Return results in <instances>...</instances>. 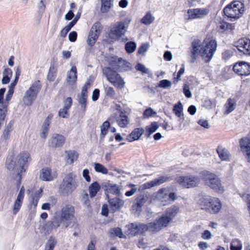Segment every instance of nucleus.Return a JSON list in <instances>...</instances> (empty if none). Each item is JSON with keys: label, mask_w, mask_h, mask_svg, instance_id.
I'll list each match as a JSON object with an SVG mask.
<instances>
[{"label": "nucleus", "mask_w": 250, "mask_h": 250, "mask_svg": "<svg viewBox=\"0 0 250 250\" xmlns=\"http://www.w3.org/2000/svg\"><path fill=\"white\" fill-rule=\"evenodd\" d=\"M108 64L110 67H105L103 73L107 81L115 87L122 89L125 85V82L117 71L124 72L130 69V63L122 58L113 56L110 58Z\"/></svg>", "instance_id": "nucleus-1"}, {"label": "nucleus", "mask_w": 250, "mask_h": 250, "mask_svg": "<svg viewBox=\"0 0 250 250\" xmlns=\"http://www.w3.org/2000/svg\"><path fill=\"white\" fill-rule=\"evenodd\" d=\"M216 41L211 36H206L203 42L196 39L191 42L190 56L191 62H194L198 55L201 56L206 62H209L212 58L217 49Z\"/></svg>", "instance_id": "nucleus-2"}, {"label": "nucleus", "mask_w": 250, "mask_h": 250, "mask_svg": "<svg viewBox=\"0 0 250 250\" xmlns=\"http://www.w3.org/2000/svg\"><path fill=\"white\" fill-rule=\"evenodd\" d=\"M75 214V208L71 205L64 206L60 211H56L51 219L44 225L45 233H50L58 228H67L72 223Z\"/></svg>", "instance_id": "nucleus-3"}, {"label": "nucleus", "mask_w": 250, "mask_h": 250, "mask_svg": "<svg viewBox=\"0 0 250 250\" xmlns=\"http://www.w3.org/2000/svg\"><path fill=\"white\" fill-rule=\"evenodd\" d=\"M199 205L202 209L211 214L218 213L222 208V204L218 198L208 196L201 197Z\"/></svg>", "instance_id": "nucleus-4"}, {"label": "nucleus", "mask_w": 250, "mask_h": 250, "mask_svg": "<svg viewBox=\"0 0 250 250\" xmlns=\"http://www.w3.org/2000/svg\"><path fill=\"white\" fill-rule=\"evenodd\" d=\"M244 11V5L239 0H233L226 5L223 9L224 15L231 20L239 19Z\"/></svg>", "instance_id": "nucleus-5"}, {"label": "nucleus", "mask_w": 250, "mask_h": 250, "mask_svg": "<svg viewBox=\"0 0 250 250\" xmlns=\"http://www.w3.org/2000/svg\"><path fill=\"white\" fill-rule=\"evenodd\" d=\"M200 174L204 183L214 190L220 193L224 191L220 180L215 174L208 171H202Z\"/></svg>", "instance_id": "nucleus-6"}, {"label": "nucleus", "mask_w": 250, "mask_h": 250, "mask_svg": "<svg viewBox=\"0 0 250 250\" xmlns=\"http://www.w3.org/2000/svg\"><path fill=\"white\" fill-rule=\"evenodd\" d=\"M78 183L72 173L67 174L60 186V191L63 194H70L77 188Z\"/></svg>", "instance_id": "nucleus-7"}, {"label": "nucleus", "mask_w": 250, "mask_h": 250, "mask_svg": "<svg viewBox=\"0 0 250 250\" xmlns=\"http://www.w3.org/2000/svg\"><path fill=\"white\" fill-rule=\"evenodd\" d=\"M175 182L184 188H192L199 185L201 178L197 175L189 174L177 177Z\"/></svg>", "instance_id": "nucleus-8"}, {"label": "nucleus", "mask_w": 250, "mask_h": 250, "mask_svg": "<svg viewBox=\"0 0 250 250\" xmlns=\"http://www.w3.org/2000/svg\"><path fill=\"white\" fill-rule=\"evenodd\" d=\"M41 87L42 84L40 81H36L25 92L23 97L24 104L27 105H31L36 99Z\"/></svg>", "instance_id": "nucleus-9"}, {"label": "nucleus", "mask_w": 250, "mask_h": 250, "mask_svg": "<svg viewBox=\"0 0 250 250\" xmlns=\"http://www.w3.org/2000/svg\"><path fill=\"white\" fill-rule=\"evenodd\" d=\"M127 228L129 231V233L133 236L143 234L147 230L152 232V229L151 226H150V223L147 224L140 222L133 223L128 225Z\"/></svg>", "instance_id": "nucleus-10"}, {"label": "nucleus", "mask_w": 250, "mask_h": 250, "mask_svg": "<svg viewBox=\"0 0 250 250\" xmlns=\"http://www.w3.org/2000/svg\"><path fill=\"white\" fill-rule=\"evenodd\" d=\"M126 31V28L125 22L123 21L117 22L111 28L108 35L110 38L118 40L125 35Z\"/></svg>", "instance_id": "nucleus-11"}, {"label": "nucleus", "mask_w": 250, "mask_h": 250, "mask_svg": "<svg viewBox=\"0 0 250 250\" xmlns=\"http://www.w3.org/2000/svg\"><path fill=\"white\" fill-rule=\"evenodd\" d=\"M172 221L165 214H163L160 218L156 220L154 222L150 223V226L152 227V233H156L159 231L164 228L167 227Z\"/></svg>", "instance_id": "nucleus-12"}, {"label": "nucleus", "mask_w": 250, "mask_h": 250, "mask_svg": "<svg viewBox=\"0 0 250 250\" xmlns=\"http://www.w3.org/2000/svg\"><path fill=\"white\" fill-rule=\"evenodd\" d=\"M17 159V164L15 165V168L18 169V167H19L20 169L17 174L19 178L21 179V174L25 171L24 167L30 160V154L28 152H22L18 156Z\"/></svg>", "instance_id": "nucleus-13"}, {"label": "nucleus", "mask_w": 250, "mask_h": 250, "mask_svg": "<svg viewBox=\"0 0 250 250\" xmlns=\"http://www.w3.org/2000/svg\"><path fill=\"white\" fill-rule=\"evenodd\" d=\"M234 46L243 55L250 56V40L247 38H242L235 42Z\"/></svg>", "instance_id": "nucleus-14"}, {"label": "nucleus", "mask_w": 250, "mask_h": 250, "mask_svg": "<svg viewBox=\"0 0 250 250\" xmlns=\"http://www.w3.org/2000/svg\"><path fill=\"white\" fill-rule=\"evenodd\" d=\"M100 23L96 22L91 27L90 30L87 40V44L90 46H93L98 40L100 34Z\"/></svg>", "instance_id": "nucleus-15"}, {"label": "nucleus", "mask_w": 250, "mask_h": 250, "mask_svg": "<svg viewBox=\"0 0 250 250\" xmlns=\"http://www.w3.org/2000/svg\"><path fill=\"white\" fill-rule=\"evenodd\" d=\"M233 71L240 76H248L250 74V63L241 61L235 63L233 67Z\"/></svg>", "instance_id": "nucleus-16"}, {"label": "nucleus", "mask_w": 250, "mask_h": 250, "mask_svg": "<svg viewBox=\"0 0 250 250\" xmlns=\"http://www.w3.org/2000/svg\"><path fill=\"white\" fill-rule=\"evenodd\" d=\"M103 187L105 191L106 196L107 199L109 198V193L118 196H121L122 195V193L121 192V188L116 184H112L109 182H105L103 184Z\"/></svg>", "instance_id": "nucleus-17"}, {"label": "nucleus", "mask_w": 250, "mask_h": 250, "mask_svg": "<svg viewBox=\"0 0 250 250\" xmlns=\"http://www.w3.org/2000/svg\"><path fill=\"white\" fill-rule=\"evenodd\" d=\"M209 13L207 8H196L188 9L187 11L188 19L190 20L200 19L207 16Z\"/></svg>", "instance_id": "nucleus-18"}, {"label": "nucleus", "mask_w": 250, "mask_h": 250, "mask_svg": "<svg viewBox=\"0 0 250 250\" xmlns=\"http://www.w3.org/2000/svg\"><path fill=\"white\" fill-rule=\"evenodd\" d=\"M65 140V138L63 135L55 133L48 140V145L52 148L60 147L63 145Z\"/></svg>", "instance_id": "nucleus-19"}, {"label": "nucleus", "mask_w": 250, "mask_h": 250, "mask_svg": "<svg viewBox=\"0 0 250 250\" xmlns=\"http://www.w3.org/2000/svg\"><path fill=\"white\" fill-rule=\"evenodd\" d=\"M241 150L247 161L250 163V139L243 138L239 141Z\"/></svg>", "instance_id": "nucleus-20"}, {"label": "nucleus", "mask_w": 250, "mask_h": 250, "mask_svg": "<svg viewBox=\"0 0 250 250\" xmlns=\"http://www.w3.org/2000/svg\"><path fill=\"white\" fill-rule=\"evenodd\" d=\"M13 123L10 121L5 126L2 134L0 138V145L6 146L7 140L10 139L11 133L13 130Z\"/></svg>", "instance_id": "nucleus-21"}, {"label": "nucleus", "mask_w": 250, "mask_h": 250, "mask_svg": "<svg viewBox=\"0 0 250 250\" xmlns=\"http://www.w3.org/2000/svg\"><path fill=\"white\" fill-rule=\"evenodd\" d=\"M156 199L163 203L164 205L169 204L168 189L163 188L159 189L155 194Z\"/></svg>", "instance_id": "nucleus-22"}, {"label": "nucleus", "mask_w": 250, "mask_h": 250, "mask_svg": "<svg viewBox=\"0 0 250 250\" xmlns=\"http://www.w3.org/2000/svg\"><path fill=\"white\" fill-rule=\"evenodd\" d=\"M111 210L115 212L119 210L124 206L125 202L118 197L107 199Z\"/></svg>", "instance_id": "nucleus-23"}, {"label": "nucleus", "mask_w": 250, "mask_h": 250, "mask_svg": "<svg viewBox=\"0 0 250 250\" xmlns=\"http://www.w3.org/2000/svg\"><path fill=\"white\" fill-rule=\"evenodd\" d=\"M57 173L56 172H52L50 168H44L42 170L40 177L43 181H50L56 178Z\"/></svg>", "instance_id": "nucleus-24"}, {"label": "nucleus", "mask_w": 250, "mask_h": 250, "mask_svg": "<svg viewBox=\"0 0 250 250\" xmlns=\"http://www.w3.org/2000/svg\"><path fill=\"white\" fill-rule=\"evenodd\" d=\"M167 177L162 176L158 179L146 183L142 185L143 189H148L162 184L167 180Z\"/></svg>", "instance_id": "nucleus-25"}, {"label": "nucleus", "mask_w": 250, "mask_h": 250, "mask_svg": "<svg viewBox=\"0 0 250 250\" xmlns=\"http://www.w3.org/2000/svg\"><path fill=\"white\" fill-rule=\"evenodd\" d=\"M53 115L52 114L49 115L42 125L40 134V136L42 138L45 139L46 138L49 131L50 124Z\"/></svg>", "instance_id": "nucleus-26"}, {"label": "nucleus", "mask_w": 250, "mask_h": 250, "mask_svg": "<svg viewBox=\"0 0 250 250\" xmlns=\"http://www.w3.org/2000/svg\"><path fill=\"white\" fill-rule=\"evenodd\" d=\"M234 29V24L228 23L225 21H222L218 26V31L222 33L227 32H231Z\"/></svg>", "instance_id": "nucleus-27"}, {"label": "nucleus", "mask_w": 250, "mask_h": 250, "mask_svg": "<svg viewBox=\"0 0 250 250\" xmlns=\"http://www.w3.org/2000/svg\"><path fill=\"white\" fill-rule=\"evenodd\" d=\"M217 152L220 158L223 161H229L230 158V155L229 150L222 146H218L217 149Z\"/></svg>", "instance_id": "nucleus-28"}, {"label": "nucleus", "mask_w": 250, "mask_h": 250, "mask_svg": "<svg viewBox=\"0 0 250 250\" xmlns=\"http://www.w3.org/2000/svg\"><path fill=\"white\" fill-rule=\"evenodd\" d=\"M144 132V130L143 128H136L127 137L126 140L130 142L138 140Z\"/></svg>", "instance_id": "nucleus-29"}, {"label": "nucleus", "mask_w": 250, "mask_h": 250, "mask_svg": "<svg viewBox=\"0 0 250 250\" xmlns=\"http://www.w3.org/2000/svg\"><path fill=\"white\" fill-rule=\"evenodd\" d=\"M114 0H101L100 11L102 13H106L113 7Z\"/></svg>", "instance_id": "nucleus-30"}, {"label": "nucleus", "mask_w": 250, "mask_h": 250, "mask_svg": "<svg viewBox=\"0 0 250 250\" xmlns=\"http://www.w3.org/2000/svg\"><path fill=\"white\" fill-rule=\"evenodd\" d=\"M147 201L146 197L144 195H140L136 199V203L133 206L134 210L136 212H140L142 209V207Z\"/></svg>", "instance_id": "nucleus-31"}, {"label": "nucleus", "mask_w": 250, "mask_h": 250, "mask_svg": "<svg viewBox=\"0 0 250 250\" xmlns=\"http://www.w3.org/2000/svg\"><path fill=\"white\" fill-rule=\"evenodd\" d=\"M117 122L121 127H126L129 123L127 116L123 111L120 112V115L117 119Z\"/></svg>", "instance_id": "nucleus-32"}, {"label": "nucleus", "mask_w": 250, "mask_h": 250, "mask_svg": "<svg viewBox=\"0 0 250 250\" xmlns=\"http://www.w3.org/2000/svg\"><path fill=\"white\" fill-rule=\"evenodd\" d=\"M180 210L179 207L173 206L167 209L165 212V214L167 215L171 220L177 215Z\"/></svg>", "instance_id": "nucleus-33"}, {"label": "nucleus", "mask_w": 250, "mask_h": 250, "mask_svg": "<svg viewBox=\"0 0 250 250\" xmlns=\"http://www.w3.org/2000/svg\"><path fill=\"white\" fill-rule=\"evenodd\" d=\"M77 79V70L75 66L71 67L67 76V82L68 83H75Z\"/></svg>", "instance_id": "nucleus-34"}, {"label": "nucleus", "mask_w": 250, "mask_h": 250, "mask_svg": "<svg viewBox=\"0 0 250 250\" xmlns=\"http://www.w3.org/2000/svg\"><path fill=\"white\" fill-rule=\"evenodd\" d=\"M65 153L67 155L66 162L68 164H72L78 158V154L74 150L65 151Z\"/></svg>", "instance_id": "nucleus-35"}, {"label": "nucleus", "mask_w": 250, "mask_h": 250, "mask_svg": "<svg viewBox=\"0 0 250 250\" xmlns=\"http://www.w3.org/2000/svg\"><path fill=\"white\" fill-rule=\"evenodd\" d=\"M159 127L157 122H152L150 125L146 127V136L149 137L151 134L153 133Z\"/></svg>", "instance_id": "nucleus-36"}, {"label": "nucleus", "mask_w": 250, "mask_h": 250, "mask_svg": "<svg viewBox=\"0 0 250 250\" xmlns=\"http://www.w3.org/2000/svg\"><path fill=\"white\" fill-rule=\"evenodd\" d=\"M100 188L99 184L97 182L92 183L89 187V195L91 197H94Z\"/></svg>", "instance_id": "nucleus-37"}, {"label": "nucleus", "mask_w": 250, "mask_h": 250, "mask_svg": "<svg viewBox=\"0 0 250 250\" xmlns=\"http://www.w3.org/2000/svg\"><path fill=\"white\" fill-rule=\"evenodd\" d=\"M57 243L55 237L51 236L45 244L44 250H54V249Z\"/></svg>", "instance_id": "nucleus-38"}, {"label": "nucleus", "mask_w": 250, "mask_h": 250, "mask_svg": "<svg viewBox=\"0 0 250 250\" xmlns=\"http://www.w3.org/2000/svg\"><path fill=\"white\" fill-rule=\"evenodd\" d=\"M236 99L235 98H229L225 104L226 109H234L236 106Z\"/></svg>", "instance_id": "nucleus-39"}, {"label": "nucleus", "mask_w": 250, "mask_h": 250, "mask_svg": "<svg viewBox=\"0 0 250 250\" xmlns=\"http://www.w3.org/2000/svg\"><path fill=\"white\" fill-rule=\"evenodd\" d=\"M23 198L18 197L14 203L13 213L14 214H16L20 210L21 207L22 205Z\"/></svg>", "instance_id": "nucleus-40"}, {"label": "nucleus", "mask_w": 250, "mask_h": 250, "mask_svg": "<svg viewBox=\"0 0 250 250\" xmlns=\"http://www.w3.org/2000/svg\"><path fill=\"white\" fill-rule=\"evenodd\" d=\"M154 21V17L152 16L150 12H148L141 19V22L146 25H149L152 23Z\"/></svg>", "instance_id": "nucleus-41"}, {"label": "nucleus", "mask_w": 250, "mask_h": 250, "mask_svg": "<svg viewBox=\"0 0 250 250\" xmlns=\"http://www.w3.org/2000/svg\"><path fill=\"white\" fill-rule=\"evenodd\" d=\"M110 124L108 121H105L101 126V139H103L106 135Z\"/></svg>", "instance_id": "nucleus-42"}, {"label": "nucleus", "mask_w": 250, "mask_h": 250, "mask_svg": "<svg viewBox=\"0 0 250 250\" xmlns=\"http://www.w3.org/2000/svg\"><path fill=\"white\" fill-rule=\"evenodd\" d=\"M242 244L238 239H234L231 243L230 250H242Z\"/></svg>", "instance_id": "nucleus-43"}, {"label": "nucleus", "mask_w": 250, "mask_h": 250, "mask_svg": "<svg viewBox=\"0 0 250 250\" xmlns=\"http://www.w3.org/2000/svg\"><path fill=\"white\" fill-rule=\"evenodd\" d=\"M136 44L133 42H127L125 45V49L128 53H133L136 49Z\"/></svg>", "instance_id": "nucleus-44"}, {"label": "nucleus", "mask_w": 250, "mask_h": 250, "mask_svg": "<svg viewBox=\"0 0 250 250\" xmlns=\"http://www.w3.org/2000/svg\"><path fill=\"white\" fill-rule=\"evenodd\" d=\"M215 106L216 104L215 102L211 100L210 99L205 100L204 102L203 106L208 109L215 108Z\"/></svg>", "instance_id": "nucleus-45"}, {"label": "nucleus", "mask_w": 250, "mask_h": 250, "mask_svg": "<svg viewBox=\"0 0 250 250\" xmlns=\"http://www.w3.org/2000/svg\"><path fill=\"white\" fill-rule=\"evenodd\" d=\"M95 170L98 172H101L103 174H107L108 172L107 169L102 164L99 163H95Z\"/></svg>", "instance_id": "nucleus-46"}, {"label": "nucleus", "mask_w": 250, "mask_h": 250, "mask_svg": "<svg viewBox=\"0 0 250 250\" xmlns=\"http://www.w3.org/2000/svg\"><path fill=\"white\" fill-rule=\"evenodd\" d=\"M185 72V66L184 64H182V67L180 69V70L178 71L177 76L176 77H174L173 83L176 84L178 81L181 80V76L182 75L184 74Z\"/></svg>", "instance_id": "nucleus-47"}, {"label": "nucleus", "mask_w": 250, "mask_h": 250, "mask_svg": "<svg viewBox=\"0 0 250 250\" xmlns=\"http://www.w3.org/2000/svg\"><path fill=\"white\" fill-rule=\"evenodd\" d=\"M104 90L106 96L109 97H113L115 94L113 88L110 86L106 85L104 86Z\"/></svg>", "instance_id": "nucleus-48"}, {"label": "nucleus", "mask_w": 250, "mask_h": 250, "mask_svg": "<svg viewBox=\"0 0 250 250\" xmlns=\"http://www.w3.org/2000/svg\"><path fill=\"white\" fill-rule=\"evenodd\" d=\"M53 67H50L47 75V80L50 82L55 81L56 77V70L53 71Z\"/></svg>", "instance_id": "nucleus-49"}, {"label": "nucleus", "mask_w": 250, "mask_h": 250, "mask_svg": "<svg viewBox=\"0 0 250 250\" xmlns=\"http://www.w3.org/2000/svg\"><path fill=\"white\" fill-rule=\"evenodd\" d=\"M233 55V52L230 50H227L222 53V58L225 61L229 60Z\"/></svg>", "instance_id": "nucleus-50"}, {"label": "nucleus", "mask_w": 250, "mask_h": 250, "mask_svg": "<svg viewBox=\"0 0 250 250\" xmlns=\"http://www.w3.org/2000/svg\"><path fill=\"white\" fill-rule=\"evenodd\" d=\"M128 187L131 188V189L125 193V195L127 197H130L133 195L137 191V188L136 185L134 184H129Z\"/></svg>", "instance_id": "nucleus-51"}, {"label": "nucleus", "mask_w": 250, "mask_h": 250, "mask_svg": "<svg viewBox=\"0 0 250 250\" xmlns=\"http://www.w3.org/2000/svg\"><path fill=\"white\" fill-rule=\"evenodd\" d=\"M87 97L80 96L79 98L78 102L81 106L82 108L85 109L87 105Z\"/></svg>", "instance_id": "nucleus-52"}, {"label": "nucleus", "mask_w": 250, "mask_h": 250, "mask_svg": "<svg viewBox=\"0 0 250 250\" xmlns=\"http://www.w3.org/2000/svg\"><path fill=\"white\" fill-rule=\"evenodd\" d=\"M64 106L63 109H69L72 104V99L71 97H67L64 102Z\"/></svg>", "instance_id": "nucleus-53"}, {"label": "nucleus", "mask_w": 250, "mask_h": 250, "mask_svg": "<svg viewBox=\"0 0 250 250\" xmlns=\"http://www.w3.org/2000/svg\"><path fill=\"white\" fill-rule=\"evenodd\" d=\"M183 85V92L184 95L187 98H190L192 95L190 91L189 86L188 84L185 83Z\"/></svg>", "instance_id": "nucleus-54"}, {"label": "nucleus", "mask_w": 250, "mask_h": 250, "mask_svg": "<svg viewBox=\"0 0 250 250\" xmlns=\"http://www.w3.org/2000/svg\"><path fill=\"white\" fill-rule=\"evenodd\" d=\"M12 96L7 93L5 99L3 100L2 107L3 109H6L9 104V102L11 100Z\"/></svg>", "instance_id": "nucleus-55"}, {"label": "nucleus", "mask_w": 250, "mask_h": 250, "mask_svg": "<svg viewBox=\"0 0 250 250\" xmlns=\"http://www.w3.org/2000/svg\"><path fill=\"white\" fill-rule=\"evenodd\" d=\"M171 82L167 80H163L159 82V86L162 88H167L170 86Z\"/></svg>", "instance_id": "nucleus-56"}, {"label": "nucleus", "mask_w": 250, "mask_h": 250, "mask_svg": "<svg viewBox=\"0 0 250 250\" xmlns=\"http://www.w3.org/2000/svg\"><path fill=\"white\" fill-rule=\"evenodd\" d=\"M148 45L146 43L142 44L139 47L138 50V54H144L147 50Z\"/></svg>", "instance_id": "nucleus-57"}, {"label": "nucleus", "mask_w": 250, "mask_h": 250, "mask_svg": "<svg viewBox=\"0 0 250 250\" xmlns=\"http://www.w3.org/2000/svg\"><path fill=\"white\" fill-rule=\"evenodd\" d=\"M112 233L120 238H122L123 236L122 229L119 228H116L113 229L112 230Z\"/></svg>", "instance_id": "nucleus-58"}, {"label": "nucleus", "mask_w": 250, "mask_h": 250, "mask_svg": "<svg viewBox=\"0 0 250 250\" xmlns=\"http://www.w3.org/2000/svg\"><path fill=\"white\" fill-rule=\"evenodd\" d=\"M197 123L201 126L205 128H208L209 127V125L208 123V121L204 119H200L198 122Z\"/></svg>", "instance_id": "nucleus-59"}, {"label": "nucleus", "mask_w": 250, "mask_h": 250, "mask_svg": "<svg viewBox=\"0 0 250 250\" xmlns=\"http://www.w3.org/2000/svg\"><path fill=\"white\" fill-rule=\"evenodd\" d=\"M136 69L140 71H141L143 73H147V69L146 67L142 63H137L136 65Z\"/></svg>", "instance_id": "nucleus-60"}, {"label": "nucleus", "mask_w": 250, "mask_h": 250, "mask_svg": "<svg viewBox=\"0 0 250 250\" xmlns=\"http://www.w3.org/2000/svg\"><path fill=\"white\" fill-rule=\"evenodd\" d=\"M156 113L154 110H145L144 112V118H149L150 117H154Z\"/></svg>", "instance_id": "nucleus-61"}, {"label": "nucleus", "mask_w": 250, "mask_h": 250, "mask_svg": "<svg viewBox=\"0 0 250 250\" xmlns=\"http://www.w3.org/2000/svg\"><path fill=\"white\" fill-rule=\"evenodd\" d=\"M69 40L71 42H74L77 38V33L76 31L70 32L68 36Z\"/></svg>", "instance_id": "nucleus-62"}, {"label": "nucleus", "mask_w": 250, "mask_h": 250, "mask_svg": "<svg viewBox=\"0 0 250 250\" xmlns=\"http://www.w3.org/2000/svg\"><path fill=\"white\" fill-rule=\"evenodd\" d=\"M211 232L208 230H205L202 234V238L205 240H208L211 238Z\"/></svg>", "instance_id": "nucleus-63"}, {"label": "nucleus", "mask_w": 250, "mask_h": 250, "mask_svg": "<svg viewBox=\"0 0 250 250\" xmlns=\"http://www.w3.org/2000/svg\"><path fill=\"white\" fill-rule=\"evenodd\" d=\"M88 198V194L86 193V194H83V196L82 199V200L83 202L84 205L86 207H89L90 206V202H89V201Z\"/></svg>", "instance_id": "nucleus-64"}]
</instances>
